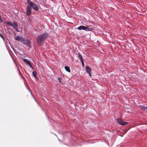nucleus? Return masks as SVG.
Returning a JSON list of instances; mask_svg holds the SVG:
<instances>
[{
  "label": "nucleus",
  "mask_w": 147,
  "mask_h": 147,
  "mask_svg": "<svg viewBox=\"0 0 147 147\" xmlns=\"http://www.w3.org/2000/svg\"><path fill=\"white\" fill-rule=\"evenodd\" d=\"M6 24L9 25H10L11 26V25H12V24H11L10 22H9L8 21H7L6 22Z\"/></svg>",
  "instance_id": "16"
},
{
  "label": "nucleus",
  "mask_w": 147,
  "mask_h": 147,
  "mask_svg": "<svg viewBox=\"0 0 147 147\" xmlns=\"http://www.w3.org/2000/svg\"><path fill=\"white\" fill-rule=\"evenodd\" d=\"M0 36L3 39V40H4V36L2 35L0 33Z\"/></svg>",
  "instance_id": "17"
},
{
  "label": "nucleus",
  "mask_w": 147,
  "mask_h": 147,
  "mask_svg": "<svg viewBox=\"0 0 147 147\" xmlns=\"http://www.w3.org/2000/svg\"><path fill=\"white\" fill-rule=\"evenodd\" d=\"M48 36L47 33L45 32L42 34L38 36L36 38L38 45L40 46L41 43L47 39Z\"/></svg>",
  "instance_id": "1"
},
{
  "label": "nucleus",
  "mask_w": 147,
  "mask_h": 147,
  "mask_svg": "<svg viewBox=\"0 0 147 147\" xmlns=\"http://www.w3.org/2000/svg\"><path fill=\"white\" fill-rule=\"evenodd\" d=\"M141 108L142 110H147V107H144L143 106H142L141 107Z\"/></svg>",
  "instance_id": "14"
},
{
  "label": "nucleus",
  "mask_w": 147,
  "mask_h": 147,
  "mask_svg": "<svg viewBox=\"0 0 147 147\" xmlns=\"http://www.w3.org/2000/svg\"><path fill=\"white\" fill-rule=\"evenodd\" d=\"M27 3L30 5V6H31L34 3L30 0H27Z\"/></svg>",
  "instance_id": "12"
},
{
  "label": "nucleus",
  "mask_w": 147,
  "mask_h": 147,
  "mask_svg": "<svg viewBox=\"0 0 147 147\" xmlns=\"http://www.w3.org/2000/svg\"><path fill=\"white\" fill-rule=\"evenodd\" d=\"M23 61L25 62H26L27 64L28 65H29L31 63L30 62V61L28 60H27L26 59H23Z\"/></svg>",
  "instance_id": "11"
},
{
  "label": "nucleus",
  "mask_w": 147,
  "mask_h": 147,
  "mask_svg": "<svg viewBox=\"0 0 147 147\" xmlns=\"http://www.w3.org/2000/svg\"><path fill=\"white\" fill-rule=\"evenodd\" d=\"M117 121L119 124L122 125H125L128 124L127 122H123L120 119L118 118L117 119Z\"/></svg>",
  "instance_id": "4"
},
{
  "label": "nucleus",
  "mask_w": 147,
  "mask_h": 147,
  "mask_svg": "<svg viewBox=\"0 0 147 147\" xmlns=\"http://www.w3.org/2000/svg\"><path fill=\"white\" fill-rule=\"evenodd\" d=\"M11 26L13 27L17 32H18V31L17 29L18 27V24L17 22H13V24H12Z\"/></svg>",
  "instance_id": "6"
},
{
  "label": "nucleus",
  "mask_w": 147,
  "mask_h": 147,
  "mask_svg": "<svg viewBox=\"0 0 147 147\" xmlns=\"http://www.w3.org/2000/svg\"><path fill=\"white\" fill-rule=\"evenodd\" d=\"M32 75L33 76L36 78V77L37 73L36 71H34L32 72Z\"/></svg>",
  "instance_id": "13"
},
{
  "label": "nucleus",
  "mask_w": 147,
  "mask_h": 147,
  "mask_svg": "<svg viewBox=\"0 0 147 147\" xmlns=\"http://www.w3.org/2000/svg\"><path fill=\"white\" fill-rule=\"evenodd\" d=\"M0 22H2V20L1 19V16H0Z\"/></svg>",
  "instance_id": "20"
},
{
  "label": "nucleus",
  "mask_w": 147,
  "mask_h": 147,
  "mask_svg": "<svg viewBox=\"0 0 147 147\" xmlns=\"http://www.w3.org/2000/svg\"><path fill=\"white\" fill-rule=\"evenodd\" d=\"M31 8V7L29 6H27L26 9V13L28 16L30 15L32 13Z\"/></svg>",
  "instance_id": "5"
},
{
  "label": "nucleus",
  "mask_w": 147,
  "mask_h": 147,
  "mask_svg": "<svg viewBox=\"0 0 147 147\" xmlns=\"http://www.w3.org/2000/svg\"><path fill=\"white\" fill-rule=\"evenodd\" d=\"M81 61L82 63V64L83 66H84V62L83 60L82 61Z\"/></svg>",
  "instance_id": "19"
},
{
  "label": "nucleus",
  "mask_w": 147,
  "mask_h": 147,
  "mask_svg": "<svg viewBox=\"0 0 147 147\" xmlns=\"http://www.w3.org/2000/svg\"><path fill=\"white\" fill-rule=\"evenodd\" d=\"M30 7L31 8L32 7L33 8L35 11H37L38 10V8L34 3Z\"/></svg>",
  "instance_id": "8"
},
{
  "label": "nucleus",
  "mask_w": 147,
  "mask_h": 147,
  "mask_svg": "<svg viewBox=\"0 0 147 147\" xmlns=\"http://www.w3.org/2000/svg\"><path fill=\"white\" fill-rule=\"evenodd\" d=\"M22 42L25 45H27L30 48L31 47V46L30 44V42L29 40L26 38H23Z\"/></svg>",
  "instance_id": "2"
},
{
  "label": "nucleus",
  "mask_w": 147,
  "mask_h": 147,
  "mask_svg": "<svg viewBox=\"0 0 147 147\" xmlns=\"http://www.w3.org/2000/svg\"><path fill=\"white\" fill-rule=\"evenodd\" d=\"M77 29L80 30H83L86 31H90L91 29L90 28H88V26L86 27L84 26H81L78 27Z\"/></svg>",
  "instance_id": "3"
},
{
  "label": "nucleus",
  "mask_w": 147,
  "mask_h": 147,
  "mask_svg": "<svg viewBox=\"0 0 147 147\" xmlns=\"http://www.w3.org/2000/svg\"><path fill=\"white\" fill-rule=\"evenodd\" d=\"M88 74L89 75V76L90 77H91V73H88Z\"/></svg>",
  "instance_id": "21"
},
{
  "label": "nucleus",
  "mask_w": 147,
  "mask_h": 147,
  "mask_svg": "<svg viewBox=\"0 0 147 147\" xmlns=\"http://www.w3.org/2000/svg\"><path fill=\"white\" fill-rule=\"evenodd\" d=\"M65 70L68 72L70 73V68L68 66H65Z\"/></svg>",
  "instance_id": "10"
},
{
  "label": "nucleus",
  "mask_w": 147,
  "mask_h": 147,
  "mask_svg": "<svg viewBox=\"0 0 147 147\" xmlns=\"http://www.w3.org/2000/svg\"><path fill=\"white\" fill-rule=\"evenodd\" d=\"M15 39L16 40L19 41L21 42L22 41V40L23 38L22 36H18L15 37Z\"/></svg>",
  "instance_id": "7"
},
{
  "label": "nucleus",
  "mask_w": 147,
  "mask_h": 147,
  "mask_svg": "<svg viewBox=\"0 0 147 147\" xmlns=\"http://www.w3.org/2000/svg\"><path fill=\"white\" fill-rule=\"evenodd\" d=\"M86 69V72L88 73L91 72V68L88 66H86L85 67Z\"/></svg>",
  "instance_id": "9"
},
{
  "label": "nucleus",
  "mask_w": 147,
  "mask_h": 147,
  "mask_svg": "<svg viewBox=\"0 0 147 147\" xmlns=\"http://www.w3.org/2000/svg\"><path fill=\"white\" fill-rule=\"evenodd\" d=\"M29 65L30 66V67H31L32 69H33V68L31 63Z\"/></svg>",
  "instance_id": "18"
},
{
  "label": "nucleus",
  "mask_w": 147,
  "mask_h": 147,
  "mask_svg": "<svg viewBox=\"0 0 147 147\" xmlns=\"http://www.w3.org/2000/svg\"><path fill=\"white\" fill-rule=\"evenodd\" d=\"M78 57L80 59L81 61L83 60L82 56L79 53H78Z\"/></svg>",
  "instance_id": "15"
}]
</instances>
